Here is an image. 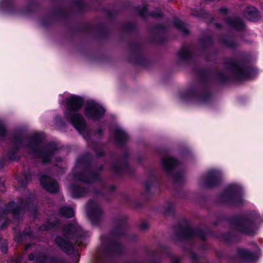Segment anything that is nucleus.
Wrapping results in <instances>:
<instances>
[{
	"instance_id": "obj_1",
	"label": "nucleus",
	"mask_w": 263,
	"mask_h": 263,
	"mask_svg": "<svg viewBox=\"0 0 263 263\" xmlns=\"http://www.w3.org/2000/svg\"><path fill=\"white\" fill-rule=\"evenodd\" d=\"M197 73L200 77L199 82L179 93L180 99L185 102L205 103L209 102L212 98L209 83L210 70L199 68L197 70Z\"/></svg>"
},
{
	"instance_id": "obj_2",
	"label": "nucleus",
	"mask_w": 263,
	"mask_h": 263,
	"mask_svg": "<svg viewBox=\"0 0 263 263\" xmlns=\"http://www.w3.org/2000/svg\"><path fill=\"white\" fill-rule=\"evenodd\" d=\"M64 238L61 235H57L54 240L55 244L67 255H71L74 252V248L72 242L67 239L74 240L79 247H85L87 232L81 227L73 223H68L62 230Z\"/></svg>"
},
{
	"instance_id": "obj_3",
	"label": "nucleus",
	"mask_w": 263,
	"mask_h": 263,
	"mask_svg": "<svg viewBox=\"0 0 263 263\" xmlns=\"http://www.w3.org/2000/svg\"><path fill=\"white\" fill-rule=\"evenodd\" d=\"M113 222L115 226L110 231L112 237L104 245L105 252L109 256L120 255L123 252V247L118 238L126 234L128 217L125 215H119L114 217Z\"/></svg>"
},
{
	"instance_id": "obj_4",
	"label": "nucleus",
	"mask_w": 263,
	"mask_h": 263,
	"mask_svg": "<svg viewBox=\"0 0 263 263\" xmlns=\"http://www.w3.org/2000/svg\"><path fill=\"white\" fill-rule=\"evenodd\" d=\"M43 140L42 134L36 133L27 139L26 146L30 154L42 159L43 164H50L53 155L58 151V145L54 142H50L45 146L42 147Z\"/></svg>"
},
{
	"instance_id": "obj_5",
	"label": "nucleus",
	"mask_w": 263,
	"mask_h": 263,
	"mask_svg": "<svg viewBox=\"0 0 263 263\" xmlns=\"http://www.w3.org/2000/svg\"><path fill=\"white\" fill-rule=\"evenodd\" d=\"M220 222L226 221L235 230L248 236L256 234L257 227L256 222L260 219L259 214L251 215H235L232 216L222 215L218 218Z\"/></svg>"
},
{
	"instance_id": "obj_6",
	"label": "nucleus",
	"mask_w": 263,
	"mask_h": 263,
	"mask_svg": "<svg viewBox=\"0 0 263 263\" xmlns=\"http://www.w3.org/2000/svg\"><path fill=\"white\" fill-rule=\"evenodd\" d=\"M217 201L230 206L242 205L243 199L241 187L236 184L229 185L217 196Z\"/></svg>"
},
{
	"instance_id": "obj_7",
	"label": "nucleus",
	"mask_w": 263,
	"mask_h": 263,
	"mask_svg": "<svg viewBox=\"0 0 263 263\" xmlns=\"http://www.w3.org/2000/svg\"><path fill=\"white\" fill-rule=\"evenodd\" d=\"M173 228L175 236L179 240H191L197 237L202 241H206L209 235L214 236V232L209 228L205 230L192 228L188 225L184 228L180 223L174 226Z\"/></svg>"
},
{
	"instance_id": "obj_8",
	"label": "nucleus",
	"mask_w": 263,
	"mask_h": 263,
	"mask_svg": "<svg viewBox=\"0 0 263 263\" xmlns=\"http://www.w3.org/2000/svg\"><path fill=\"white\" fill-rule=\"evenodd\" d=\"M224 64L233 72L235 78L239 80L250 79L257 73L256 70L252 66L243 65L239 61L232 58H227Z\"/></svg>"
},
{
	"instance_id": "obj_9",
	"label": "nucleus",
	"mask_w": 263,
	"mask_h": 263,
	"mask_svg": "<svg viewBox=\"0 0 263 263\" xmlns=\"http://www.w3.org/2000/svg\"><path fill=\"white\" fill-rule=\"evenodd\" d=\"M129 55L127 58L128 62L148 68L151 62L146 57L142 43L139 42L130 41L128 44Z\"/></svg>"
},
{
	"instance_id": "obj_10",
	"label": "nucleus",
	"mask_w": 263,
	"mask_h": 263,
	"mask_svg": "<svg viewBox=\"0 0 263 263\" xmlns=\"http://www.w3.org/2000/svg\"><path fill=\"white\" fill-rule=\"evenodd\" d=\"M128 158V152L125 151L119 157L118 161L110 164L109 168L111 172L119 177L124 174H127L130 177L134 176L135 175V171L130 166Z\"/></svg>"
},
{
	"instance_id": "obj_11",
	"label": "nucleus",
	"mask_w": 263,
	"mask_h": 263,
	"mask_svg": "<svg viewBox=\"0 0 263 263\" xmlns=\"http://www.w3.org/2000/svg\"><path fill=\"white\" fill-rule=\"evenodd\" d=\"M105 111V109L102 105L91 100L86 102L84 113L87 119L97 121L104 117Z\"/></svg>"
},
{
	"instance_id": "obj_12",
	"label": "nucleus",
	"mask_w": 263,
	"mask_h": 263,
	"mask_svg": "<svg viewBox=\"0 0 263 263\" xmlns=\"http://www.w3.org/2000/svg\"><path fill=\"white\" fill-rule=\"evenodd\" d=\"M64 117L66 121L71 124L80 134L84 133L86 129V123L80 113L64 112Z\"/></svg>"
},
{
	"instance_id": "obj_13",
	"label": "nucleus",
	"mask_w": 263,
	"mask_h": 263,
	"mask_svg": "<svg viewBox=\"0 0 263 263\" xmlns=\"http://www.w3.org/2000/svg\"><path fill=\"white\" fill-rule=\"evenodd\" d=\"M87 215L92 226H99L100 225L103 211L96 202L93 201L89 202L87 208Z\"/></svg>"
},
{
	"instance_id": "obj_14",
	"label": "nucleus",
	"mask_w": 263,
	"mask_h": 263,
	"mask_svg": "<svg viewBox=\"0 0 263 263\" xmlns=\"http://www.w3.org/2000/svg\"><path fill=\"white\" fill-rule=\"evenodd\" d=\"M221 173L216 170L209 171L203 178V185L207 188H213L219 186L222 181Z\"/></svg>"
},
{
	"instance_id": "obj_15",
	"label": "nucleus",
	"mask_w": 263,
	"mask_h": 263,
	"mask_svg": "<svg viewBox=\"0 0 263 263\" xmlns=\"http://www.w3.org/2000/svg\"><path fill=\"white\" fill-rule=\"evenodd\" d=\"M84 102V99L77 95H73L65 99L66 109L64 112L73 113L78 112Z\"/></svg>"
},
{
	"instance_id": "obj_16",
	"label": "nucleus",
	"mask_w": 263,
	"mask_h": 263,
	"mask_svg": "<svg viewBox=\"0 0 263 263\" xmlns=\"http://www.w3.org/2000/svg\"><path fill=\"white\" fill-rule=\"evenodd\" d=\"M39 181L42 188L48 193L57 194L59 191L57 181L47 175H42L39 178Z\"/></svg>"
},
{
	"instance_id": "obj_17",
	"label": "nucleus",
	"mask_w": 263,
	"mask_h": 263,
	"mask_svg": "<svg viewBox=\"0 0 263 263\" xmlns=\"http://www.w3.org/2000/svg\"><path fill=\"white\" fill-rule=\"evenodd\" d=\"M198 43L200 47V51L203 53L206 61H212L211 55L208 53V49L214 44L212 35L206 34L199 38Z\"/></svg>"
},
{
	"instance_id": "obj_18",
	"label": "nucleus",
	"mask_w": 263,
	"mask_h": 263,
	"mask_svg": "<svg viewBox=\"0 0 263 263\" xmlns=\"http://www.w3.org/2000/svg\"><path fill=\"white\" fill-rule=\"evenodd\" d=\"M180 165V162L173 157H165L162 160L163 170L168 175H172Z\"/></svg>"
},
{
	"instance_id": "obj_19",
	"label": "nucleus",
	"mask_w": 263,
	"mask_h": 263,
	"mask_svg": "<svg viewBox=\"0 0 263 263\" xmlns=\"http://www.w3.org/2000/svg\"><path fill=\"white\" fill-rule=\"evenodd\" d=\"M224 22L228 26L237 32L243 31L247 27L245 21L239 16H228L224 18Z\"/></svg>"
},
{
	"instance_id": "obj_20",
	"label": "nucleus",
	"mask_w": 263,
	"mask_h": 263,
	"mask_svg": "<svg viewBox=\"0 0 263 263\" xmlns=\"http://www.w3.org/2000/svg\"><path fill=\"white\" fill-rule=\"evenodd\" d=\"M153 30L156 33L151 37V40L152 42L160 45L166 42L167 39L165 35H160L157 33L159 32H166L167 28L164 25L161 23L156 24L153 28Z\"/></svg>"
},
{
	"instance_id": "obj_21",
	"label": "nucleus",
	"mask_w": 263,
	"mask_h": 263,
	"mask_svg": "<svg viewBox=\"0 0 263 263\" xmlns=\"http://www.w3.org/2000/svg\"><path fill=\"white\" fill-rule=\"evenodd\" d=\"M153 183H158V178L155 172L151 170L148 172V177L145 182V190L142 193V196L146 200H149L151 198V189Z\"/></svg>"
},
{
	"instance_id": "obj_22",
	"label": "nucleus",
	"mask_w": 263,
	"mask_h": 263,
	"mask_svg": "<svg viewBox=\"0 0 263 263\" xmlns=\"http://www.w3.org/2000/svg\"><path fill=\"white\" fill-rule=\"evenodd\" d=\"M69 191L73 199H80L86 196L89 192V189L88 187L72 183L69 186Z\"/></svg>"
},
{
	"instance_id": "obj_23",
	"label": "nucleus",
	"mask_w": 263,
	"mask_h": 263,
	"mask_svg": "<svg viewBox=\"0 0 263 263\" xmlns=\"http://www.w3.org/2000/svg\"><path fill=\"white\" fill-rule=\"evenodd\" d=\"M16 12V0H0V13L12 15Z\"/></svg>"
},
{
	"instance_id": "obj_24",
	"label": "nucleus",
	"mask_w": 263,
	"mask_h": 263,
	"mask_svg": "<svg viewBox=\"0 0 263 263\" xmlns=\"http://www.w3.org/2000/svg\"><path fill=\"white\" fill-rule=\"evenodd\" d=\"M36 200V196L33 193H30L25 199L24 202V207L34 217L38 216L37 206L34 202Z\"/></svg>"
},
{
	"instance_id": "obj_25",
	"label": "nucleus",
	"mask_w": 263,
	"mask_h": 263,
	"mask_svg": "<svg viewBox=\"0 0 263 263\" xmlns=\"http://www.w3.org/2000/svg\"><path fill=\"white\" fill-rule=\"evenodd\" d=\"M236 257L243 261H254L257 260L258 256L255 253L248 249L238 247L236 249Z\"/></svg>"
},
{
	"instance_id": "obj_26",
	"label": "nucleus",
	"mask_w": 263,
	"mask_h": 263,
	"mask_svg": "<svg viewBox=\"0 0 263 263\" xmlns=\"http://www.w3.org/2000/svg\"><path fill=\"white\" fill-rule=\"evenodd\" d=\"M61 220L59 218L55 217L53 219L47 218L45 223L39 227V230L41 232H48L59 228Z\"/></svg>"
},
{
	"instance_id": "obj_27",
	"label": "nucleus",
	"mask_w": 263,
	"mask_h": 263,
	"mask_svg": "<svg viewBox=\"0 0 263 263\" xmlns=\"http://www.w3.org/2000/svg\"><path fill=\"white\" fill-rule=\"evenodd\" d=\"M219 42L224 47L236 49L239 46L235 40L228 33H222L219 37Z\"/></svg>"
},
{
	"instance_id": "obj_28",
	"label": "nucleus",
	"mask_w": 263,
	"mask_h": 263,
	"mask_svg": "<svg viewBox=\"0 0 263 263\" xmlns=\"http://www.w3.org/2000/svg\"><path fill=\"white\" fill-rule=\"evenodd\" d=\"M240 235L235 232L228 231L220 234V239L227 244L232 245L240 240Z\"/></svg>"
},
{
	"instance_id": "obj_29",
	"label": "nucleus",
	"mask_w": 263,
	"mask_h": 263,
	"mask_svg": "<svg viewBox=\"0 0 263 263\" xmlns=\"http://www.w3.org/2000/svg\"><path fill=\"white\" fill-rule=\"evenodd\" d=\"M115 141L116 144L120 146H124L129 140L128 134L120 128L115 129Z\"/></svg>"
},
{
	"instance_id": "obj_30",
	"label": "nucleus",
	"mask_w": 263,
	"mask_h": 263,
	"mask_svg": "<svg viewBox=\"0 0 263 263\" xmlns=\"http://www.w3.org/2000/svg\"><path fill=\"white\" fill-rule=\"evenodd\" d=\"M92 157L87 152L77 159L76 164L78 166L83 167L85 170H89L92 165Z\"/></svg>"
},
{
	"instance_id": "obj_31",
	"label": "nucleus",
	"mask_w": 263,
	"mask_h": 263,
	"mask_svg": "<svg viewBox=\"0 0 263 263\" xmlns=\"http://www.w3.org/2000/svg\"><path fill=\"white\" fill-rule=\"evenodd\" d=\"M180 61H190L193 59V54L188 47H182L177 53Z\"/></svg>"
},
{
	"instance_id": "obj_32",
	"label": "nucleus",
	"mask_w": 263,
	"mask_h": 263,
	"mask_svg": "<svg viewBox=\"0 0 263 263\" xmlns=\"http://www.w3.org/2000/svg\"><path fill=\"white\" fill-rule=\"evenodd\" d=\"M245 16L248 20L256 22L260 19V12L254 6L248 7L245 10Z\"/></svg>"
},
{
	"instance_id": "obj_33",
	"label": "nucleus",
	"mask_w": 263,
	"mask_h": 263,
	"mask_svg": "<svg viewBox=\"0 0 263 263\" xmlns=\"http://www.w3.org/2000/svg\"><path fill=\"white\" fill-rule=\"evenodd\" d=\"M214 79L221 85H226L232 82L231 78L222 70H218L214 74Z\"/></svg>"
},
{
	"instance_id": "obj_34",
	"label": "nucleus",
	"mask_w": 263,
	"mask_h": 263,
	"mask_svg": "<svg viewBox=\"0 0 263 263\" xmlns=\"http://www.w3.org/2000/svg\"><path fill=\"white\" fill-rule=\"evenodd\" d=\"M110 32L104 23L98 25L96 36L99 39L107 40L109 38Z\"/></svg>"
},
{
	"instance_id": "obj_35",
	"label": "nucleus",
	"mask_w": 263,
	"mask_h": 263,
	"mask_svg": "<svg viewBox=\"0 0 263 263\" xmlns=\"http://www.w3.org/2000/svg\"><path fill=\"white\" fill-rule=\"evenodd\" d=\"M73 4L78 14H81L91 10L90 6L88 4L83 2L82 0H75L73 2Z\"/></svg>"
},
{
	"instance_id": "obj_36",
	"label": "nucleus",
	"mask_w": 263,
	"mask_h": 263,
	"mask_svg": "<svg viewBox=\"0 0 263 263\" xmlns=\"http://www.w3.org/2000/svg\"><path fill=\"white\" fill-rule=\"evenodd\" d=\"M40 8L38 2L34 0L28 2L24 8V12L26 14H31L36 12Z\"/></svg>"
},
{
	"instance_id": "obj_37",
	"label": "nucleus",
	"mask_w": 263,
	"mask_h": 263,
	"mask_svg": "<svg viewBox=\"0 0 263 263\" xmlns=\"http://www.w3.org/2000/svg\"><path fill=\"white\" fill-rule=\"evenodd\" d=\"M89 170H85V168H84L83 170L76 173L74 175V177L79 181L87 183V184H91L92 182L90 180V179L88 178Z\"/></svg>"
},
{
	"instance_id": "obj_38",
	"label": "nucleus",
	"mask_w": 263,
	"mask_h": 263,
	"mask_svg": "<svg viewBox=\"0 0 263 263\" xmlns=\"http://www.w3.org/2000/svg\"><path fill=\"white\" fill-rule=\"evenodd\" d=\"M133 12L142 18H146L148 16L149 10L147 5L142 7L134 6L133 8Z\"/></svg>"
},
{
	"instance_id": "obj_39",
	"label": "nucleus",
	"mask_w": 263,
	"mask_h": 263,
	"mask_svg": "<svg viewBox=\"0 0 263 263\" xmlns=\"http://www.w3.org/2000/svg\"><path fill=\"white\" fill-rule=\"evenodd\" d=\"M8 214L3 207H0V222L4 221L0 226V230H3L6 228L11 222V220L7 217Z\"/></svg>"
},
{
	"instance_id": "obj_40",
	"label": "nucleus",
	"mask_w": 263,
	"mask_h": 263,
	"mask_svg": "<svg viewBox=\"0 0 263 263\" xmlns=\"http://www.w3.org/2000/svg\"><path fill=\"white\" fill-rule=\"evenodd\" d=\"M174 26L180 31L182 32L184 35H189L190 31L185 26V24L179 19H175L173 22Z\"/></svg>"
},
{
	"instance_id": "obj_41",
	"label": "nucleus",
	"mask_w": 263,
	"mask_h": 263,
	"mask_svg": "<svg viewBox=\"0 0 263 263\" xmlns=\"http://www.w3.org/2000/svg\"><path fill=\"white\" fill-rule=\"evenodd\" d=\"M69 15V12L62 7H58L51 13V16H57L64 20L68 18Z\"/></svg>"
},
{
	"instance_id": "obj_42",
	"label": "nucleus",
	"mask_w": 263,
	"mask_h": 263,
	"mask_svg": "<svg viewBox=\"0 0 263 263\" xmlns=\"http://www.w3.org/2000/svg\"><path fill=\"white\" fill-rule=\"evenodd\" d=\"M123 199L130 206L135 209H139L142 207V203L137 199H132L127 194H124L122 196Z\"/></svg>"
},
{
	"instance_id": "obj_43",
	"label": "nucleus",
	"mask_w": 263,
	"mask_h": 263,
	"mask_svg": "<svg viewBox=\"0 0 263 263\" xmlns=\"http://www.w3.org/2000/svg\"><path fill=\"white\" fill-rule=\"evenodd\" d=\"M73 209L69 206H64L59 209V215L62 217L71 218L74 216Z\"/></svg>"
},
{
	"instance_id": "obj_44",
	"label": "nucleus",
	"mask_w": 263,
	"mask_h": 263,
	"mask_svg": "<svg viewBox=\"0 0 263 263\" xmlns=\"http://www.w3.org/2000/svg\"><path fill=\"white\" fill-rule=\"evenodd\" d=\"M8 157L9 160H16V133H15V130L13 135V147L9 151Z\"/></svg>"
},
{
	"instance_id": "obj_45",
	"label": "nucleus",
	"mask_w": 263,
	"mask_h": 263,
	"mask_svg": "<svg viewBox=\"0 0 263 263\" xmlns=\"http://www.w3.org/2000/svg\"><path fill=\"white\" fill-rule=\"evenodd\" d=\"M51 257L54 256L45 253L40 254L36 256L34 263H52Z\"/></svg>"
},
{
	"instance_id": "obj_46",
	"label": "nucleus",
	"mask_w": 263,
	"mask_h": 263,
	"mask_svg": "<svg viewBox=\"0 0 263 263\" xmlns=\"http://www.w3.org/2000/svg\"><path fill=\"white\" fill-rule=\"evenodd\" d=\"M32 180V175L30 173H26L23 175V178L20 180L17 176V186L19 185L22 188H25L29 182Z\"/></svg>"
},
{
	"instance_id": "obj_47",
	"label": "nucleus",
	"mask_w": 263,
	"mask_h": 263,
	"mask_svg": "<svg viewBox=\"0 0 263 263\" xmlns=\"http://www.w3.org/2000/svg\"><path fill=\"white\" fill-rule=\"evenodd\" d=\"M3 208L8 213H12L14 219L16 218V204L15 202L13 201L10 202Z\"/></svg>"
},
{
	"instance_id": "obj_48",
	"label": "nucleus",
	"mask_w": 263,
	"mask_h": 263,
	"mask_svg": "<svg viewBox=\"0 0 263 263\" xmlns=\"http://www.w3.org/2000/svg\"><path fill=\"white\" fill-rule=\"evenodd\" d=\"M93 30V26L88 23H84L79 25L76 28V31L82 33H90Z\"/></svg>"
},
{
	"instance_id": "obj_49",
	"label": "nucleus",
	"mask_w": 263,
	"mask_h": 263,
	"mask_svg": "<svg viewBox=\"0 0 263 263\" xmlns=\"http://www.w3.org/2000/svg\"><path fill=\"white\" fill-rule=\"evenodd\" d=\"M122 29L125 32L131 33L137 30V26L132 22H127L122 26Z\"/></svg>"
},
{
	"instance_id": "obj_50",
	"label": "nucleus",
	"mask_w": 263,
	"mask_h": 263,
	"mask_svg": "<svg viewBox=\"0 0 263 263\" xmlns=\"http://www.w3.org/2000/svg\"><path fill=\"white\" fill-rule=\"evenodd\" d=\"M88 178L92 182L98 181L101 180L100 173L98 172L95 171H91L90 169L88 171Z\"/></svg>"
},
{
	"instance_id": "obj_51",
	"label": "nucleus",
	"mask_w": 263,
	"mask_h": 263,
	"mask_svg": "<svg viewBox=\"0 0 263 263\" xmlns=\"http://www.w3.org/2000/svg\"><path fill=\"white\" fill-rule=\"evenodd\" d=\"M173 176L174 182L175 183H182L183 180L182 173L181 171L174 172Z\"/></svg>"
},
{
	"instance_id": "obj_52",
	"label": "nucleus",
	"mask_w": 263,
	"mask_h": 263,
	"mask_svg": "<svg viewBox=\"0 0 263 263\" xmlns=\"http://www.w3.org/2000/svg\"><path fill=\"white\" fill-rule=\"evenodd\" d=\"M163 215L165 216L174 215V206L172 203H168L167 208L163 211Z\"/></svg>"
},
{
	"instance_id": "obj_53",
	"label": "nucleus",
	"mask_w": 263,
	"mask_h": 263,
	"mask_svg": "<svg viewBox=\"0 0 263 263\" xmlns=\"http://www.w3.org/2000/svg\"><path fill=\"white\" fill-rule=\"evenodd\" d=\"M54 121L57 125L62 128H65L67 126L66 123L64 121L62 117L57 116L54 118Z\"/></svg>"
},
{
	"instance_id": "obj_54",
	"label": "nucleus",
	"mask_w": 263,
	"mask_h": 263,
	"mask_svg": "<svg viewBox=\"0 0 263 263\" xmlns=\"http://www.w3.org/2000/svg\"><path fill=\"white\" fill-rule=\"evenodd\" d=\"M41 25L45 28H48L52 25L53 22L50 17H45L41 20Z\"/></svg>"
},
{
	"instance_id": "obj_55",
	"label": "nucleus",
	"mask_w": 263,
	"mask_h": 263,
	"mask_svg": "<svg viewBox=\"0 0 263 263\" xmlns=\"http://www.w3.org/2000/svg\"><path fill=\"white\" fill-rule=\"evenodd\" d=\"M148 16L154 18H162L164 17V14L160 10L157 12L152 11L149 12Z\"/></svg>"
},
{
	"instance_id": "obj_56",
	"label": "nucleus",
	"mask_w": 263,
	"mask_h": 263,
	"mask_svg": "<svg viewBox=\"0 0 263 263\" xmlns=\"http://www.w3.org/2000/svg\"><path fill=\"white\" fill-rule=\"evenodd\" d=\"M7 136V130L5 126L0 120V138H5Z\"/></svg>"
},
{
	"instance_id": "obj_57",
	"label": "nucleus",
	"mask_w": 263,
	"mask_h": 263,
	"mask_svg": "<svg viewBox=\"0 0 263 263\" xmlns=\"http://www.w3.org/2000/svg\"><path fill=\"white\" fill-rule=\"evenodd\" d=\"M108 18L110 20H115L117 15V11L116 10H107L106 12Z\"/></svg>"
},
{
	"instance_id": "obj_58",
	"label": "nucleus",
	"mask_w": 263,
	"mask_h": 263,
	"mask_svg": "<svg viewBox=\"0 0 263 263\" xmlns=\"http://www.w3.org/2000/svg\"><path fill=\"white\" fill-rule=\"evenodd\" d=\"M0 250L1 252L6 254L8 252V245L7 242L6 240H4V241L2 242L1 247H0Z\"/></svg>"
},
{
	"instance_id": "obj_59",
	"label": "nucleus",
	"mask_w": 263,
	"mask_h": 263,
	"mask_svg": "<svg viewBox=\"0 0 263 263\" xmlns=\"http://www.w3.org/2000/svg\"><path fill=\"white\" fill-rule=\"evenodd\" d=\"M191 259L192 263H200L199 262L200 257L194 252H191L190 253Z\"/></svg>"
},
{
	"instance_id": "obj_60",
	"label": "nucleus",
	"mask_w": 263,
	"mask_h": 263,
	"mask_svg": "<svg viewBox=\"0 0 263 263\" xmlns=\"http://www.w3.org/2000/svg\"><path fill=\"white\" fill-rule=\"evenodd\" d=\"M52 260V263H67L66 260L61 257L54 256V257H51Z\"/></svg>"
},
{
	"instance_id": "obj_61",
	"label": "nucleus",
	"mask_w": 263,
	"mask_h": 263,
	"mask_svg": "<svg viewBox=\"0 0 263 263\" xmlns=\"http://www.w3.org/2000/svg\"><path fill=\"white\" fill-rule=\"evenodd\" d=\"M96 154L98 157H104L105 156V152L101 148H96L95 150Z\"/></svg>"
},
{
	"instance_id": "obj_62",
	"label": "nucleus",
	"mask_w": 263,
	"mask_h": 263,
	"mask_svg": "<svg viewBox=\"0 0 263 263\" xmlns=\"http://www.w3.org/2000/svg\"><path fill=\"white\" fill-rule=\"evenodd\" d=\"M191 14L192 16L197 17H201L202 16V12L195 9L192 10Z\"/></svg>"
},
{
	"instance_id": "obj_63",
	"label": "nucleus",
	"mask_w": 263,
	"mask_h": 263,
	"mask_svg": "<svg viewBox=\"0 0 263 263\" xmlns=\"http://www.w3.org/2000/svg\"><path fill=\"white\" fill-rule=\"evenodd\" d=\"M32 232L30 229L26 230L24 229L23 231V235L24 236H28L29 237H31L32 236Z\"/></svg>"
},
{
	"instance_id": "obj_64",
	"label": "nucleus",
	"mask_w": 263,
	"mask_h": 263,
	"mask_svg": "<svg viewBox=\"0 0 263 263\" xmlns=\"http://www.w3.org/2000/svg\"><path fill=\"white\" fill-rule=\"evenodd\" d=\"M92 192L95 195L103 196L104 195L103 191L100 189H93Z\"/></svg>"
}]
</instances>
